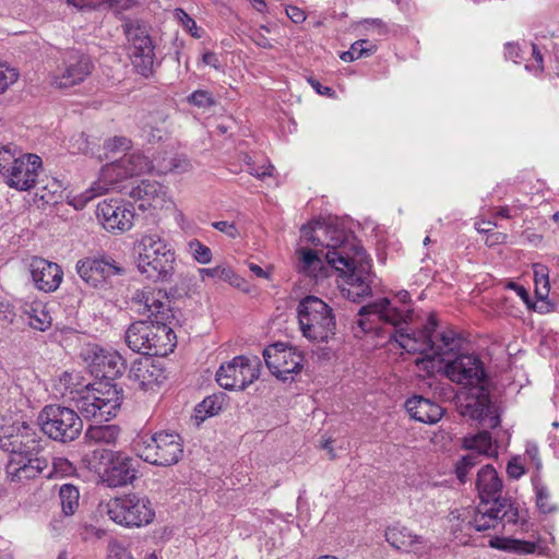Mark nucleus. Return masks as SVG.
<instances>
[{
    "label": "nucleus",
    "mask_w": 559,
    "mask_h": 559,
    "mask_svg": "<svg viewBox=\"0 0 559 559\" xmlns=\"http://www.w3.org/2000/svg\"><path fill=\"white\" fill-rule=\"evenodd\" d=\"M413 309H399L390 299L380 298L358 310L352 331L355 337L361 338L367 333L377 332L381 322L390 324L393 326L390 341L396 342L400 348L409 354L424 355L423 362L431 361L433 334L438 326L437 317L431 313L423 329H413Z\"/></svg>",
    "instance_id": "nucleus-1"
},
{
    "label": "nucleus",
    "mask_w": 559,
    "mask_h": 559,
    "mask_svg": "<svg viewBox=\"0 0 559 559\" xmlns=\"http://www.w3.org/2000/svg\"><path fill=\"white\" fill-rule=\"evenodd\" d=\"M445 376L465 392L457 395V407L463 416L478 420L486 428L500 425V417L490 397V381L483 361L473 354L459 355L444 366Z\"/></svg>",
    "instance_id": "nucleus-2"
},
{
    "label": "nucleus",
    "mask_w": 559,
    "mask_h": 559,
    "mask_svg": "<svg viewBox=\"0 0 559 559\" xmlns=\"http://www.w3.org/2000/svg\"><path fill=\"white\" fill-rule=\"evenodd\" d=\"M328 237L324 258L326 262L346 277L349 285L347 298L354 302L371 296L372 274L365 249L356 237L340 227H326Z\"/></svg>",
    "instance_id": "nucleus-3"
},
{
    "label": "nucleus",
    "mask_w": 559,
    "mask_h": 559,
    "mask_svg": "<svg viewBox=\"0 0 559 559\" xmlns=\"http://www.w3.org/2000/svg\"><path fill=\"white\" fill-rule=\"evenodd\" d=\"M174 319L162 320L148 318V320L135 321L126 331V343L134 353L146 356H166L176 346V334L173 325Z\"/></svg>",
    "instance_id": "nucleus-4"
},
{
    "label": "nucleus",
    "mask_w": 559,
    "mask_h": 559,
    "mask_svg": "<svg viewBox=\"0 0 559 559\" xmlns=\"http://www.w3.org/2000/svg\"><path fill=\"white\" fill-rule=\"evenodd\" d=\"M139 272L153 282H168L175 272V251L156 234L144 235L134 247Z\"/></svg>",
    "instance_id": "nucleus-5"
},
{
    "label": "nucleus",
    "mask_w": 559,
    "mask_h": 559,
    "mask_svg": "<svg viewBox=\"0 0 559 559\" xmlns=\"http://www.w3.org/2000/svg\"><path fill=\"white\" fill-rule=\"evenodd\" d=\"M71 400L85 419L108 421L117 415L122 401V388H103V382L87 383L71 390Z\"/></svg>",
    "instance_id": "nucleus-6"
},
{
    "label": "nucleus",
    "mask_w": 559,
    "mask_h": 559,
    "mask_svg": "<svg viewBox=\"0 0 559 559\" xmlns=\"http://www.w3.org/2000/svg\"><path fill=\"white\" fill-rule=\"evenodd\" d=\"M150 169V160L142 154H124L121 158L103 166L102 181L94 182L91 188L73 197L71 204L76 210H82L96 197L104 194L109 186L128 177L141 175Z\"/></svg>",
    "instance_id": "nucleus-7"
},
{
    "label": "nucleus",
    "mask_w": 559,
    "mask_h": 559,
    "mask_svg": "<svg viewBox=\"0 0 559 559\" xmlns=\"http://www.w3.org/2000/svg\"><path fill=\"white\" fill-rule=\"evenodd\" d=\"M133 450L144 462L163 467L177 464L183 456L181 437L164 430L139 435L133 441Z\"/></svg>",
    "instance_id": "nucleus-8"
},
{
    "label": "nucleus",
    "mask_w": 559,
    "mask_h": 559,
    "mask_svg": "<svg viewBox=\"0 0 559 559\" xmlns=\"http://www.w3.org/2000/svg\"><path fill=\"white\" fill-rule=\"evenodd\" d=\"M298 321L302 335L314 342H328L335 335L336 322L333 309L316 296H307L300 300Z\"/></svg>",
    "instance_id": "nucleus-9"
},
{
    "label": "nucleus",
    "mask_w": 559,
    "mask_h": 559,
    "mask_svg": "<svg viewBox=\"0 0 559 559\" xmlns=\"http://www.w3.org/2000/svg\"><path fill=\"white\" fill-rule=\"evenodd\" d=\"M40 430L50 440L66 444L80 437L83 430L81 416L72 408L60 405H46L37 417Z\"/></svg>",
    "instance_id": "nucleus-10"
},
{
    "label": "nucleus",
    "mask_w": 559,
    "mask_h": 559,
    "mask_svg": "<svg viewBox=\"0 0 559 559\" xmlns=\"http://www.w3.org/2000/svg\"><path fill=\"white\" fill-rule=\"evenodd\" d=\"M41 169V158L35 154L15 157L11 145L0 144V174L10 188L19 191L32 189Z\"/></svg>",
    "instance_id": "nucleus-11"
},
{
    "label": "nucleus",
    "mask_w": 559,
    "mask_h": 559,
    "mask_svg": "<svg viewBox=\"0 0 559 559\" xmlns=\"http://www.w3.org/2000/svg\"><path fill=\"white\" fill-rule=\"evenodd\" d=\"M110 520L126 527H141L153 522L155 512L151 501L136 493L110 499L106 506Z\"/></svg>",
    "instance_id": "nucleus-12"
},
{
    "label": "nucleus",
    "mask_w": 559,
    "mask_h": 559,
    "mask_svg": "<svg viewBox=\"0 0 559 559\" xmlns=\"http://www.w3.org/2000/svg\"><path fill=\"white\" fill-rule=\"evenodd\" d=\"M124 34L129 43V58L136 73L148 78L154 71V45L146 26L139 21H127L123 24Z\"/></svg>",
    "instance_id": "nucleus-13"
},
{
    "label": "nucleus",
    "mask_w": 559,
    "mask_h": 559,
    "mask_svg": "<svg viewBox=\"0 0 559 559\" xmlns=\"http://www.w3.org/2000/svg\"><path fill=\"white\" fill-rule=\"evenodd\" d=\"M75 270L80 278L91 288L107 289L112 276H122L126 270L112 257L98 254L79 260Z\"/></svg>",
    "instance_id": "nucleus-14"
},
{
    "label": "nucleus",
    "mask_w": 559,
    "mask_h": 559,
    "mask_svg": "<svg viewBox=\"0 0 559 559\" xmlns=\"http://www.w3.org/2000/svg\"><path fill=\"white\" fill-rule=\"evenodd\" d=\"M91 58L79 51L69 50L64 52L56 70L50 75V83L57 88H68L78 85L93 71Z\"/></svg>",
    "instance_id": "nucleus-15"
},
{
    "label": "nucleus",
    "mask_w": 559,
    "mask_h": 559,
    "mask_svg": "<svg viewBox=\"0 0 559 559\" xmlns=\"http://www.w3.org/2000/svg\"><path fill=\"white\" fill-rule=\"evenodd\" d=\"M260 360L237 356L222 365L216 372L217 383L226 390H243L259 377Z\"/></svg>",
    "instance_id": "nucleus-16"
},
{
    "label": "nucleus",
    "mask_w": 559,
    "mask_h": 559,
    "mask_svg": "<svg viewBox=\"0 0 559 559\" xmlns=\"http://www.w3.org/2000/svg\"><path fill=\"white\" fill-rule=\"evenodd\" d=\"M263 357L272 374L283 381L290 374L300 372L304 366L302 353L284 343H275L264 348Z\"/></svg>",
    "instance_id": "nucleus-17"
},
{
    "label": "nucleus",
    "mask_w": 559,
    "mask_h": 559,
    "mask_svg": "<svg viewBox=\"0 0 559 559\" xmlns=\"http://www.w3.org/2000/svg\"><path fill=\"white\" fill-rule=\"evenodd\" d=\"M96 216L106 230L123 233L133 225L134 207L122 200H104L97 204Z\"/></svg>",
    "instance_id": "nucleus-18"
},
{
    "label": "nucleus",
    "mask_w": 559,
    "mask_h": 559,
    "mask_svg": "<svg viewBox=\"0 0 559 559\" xmlns=\"http://www.w3.org/2000/svg\"><path fill=\"white\" fill-rule=\"evenodd\" d=\"M91 373L103 382V388L108 389L118 385L112 383L117 378H120L126 369V360L117 352H109L100 348L95 352L92 364L90 365Z\"/></svg>",
    "instance_id": "nucleus-19"
},
{
    "label": "nucleus",
    "mask_w": 559,
    "mask_h": 559,
    "mask_svg": "<svg viewBox=\"0 0 559 559\" xmlns=\"http://www.w3.org/2000/svg\"><path fill=\"white\" fill-rule=\"evenodd\" d=\"M127 380L132 390L156 392L166 380V374L159 365H156L150 358H145L133 364Z\"/></svg>",
    "instance_id": "nucleus-20"
},
{
    "label": "nucleus",
    "mask_w": 559,
    "mask_h": 559,
    "mask_svg": "<svg viewBox=\"0 0 559 559\" xmlns=\"http://www.w3.org/2000/svg\"><path fill=\"white\" fill-rule=\"evenodd\" d=\"M131 300L142 308L139 312L147 318H155L162 320L174 319V310L170 307L167 294L163 290H155L151 287L136 289Z\"/></svg>",
    "instance_id": "nucleus-21"
},
{
    "label": "nucleus",
    "mask_w": 559,
    "mask_h": 559,
    "mask_svg": "<svg viewBox=\"0 0 559 559\" xmlns=\"http://www.w3.org/2000/svg\"><path fill=\"white\" fill-rule=\"evenodd\" d=\"M134 460L121 451L110 452L102 479L108 487L116 488L131 484L136 478Z\"/></svg>",
    "instance_id": "nucleus-22"
},
{
    "label": "nucleus",
    "mask_w": 559,
    "mask_h": 559,
    "mask_svg": "<svg viewBox=\"0 0 559 559\" xmlns=\"http://www.w3.org/2000/svg\"><path fill=\"white\" fill-rule=\"evenodd\" d=\"M29 270L35 286L45 293L57 290L62 282L61 267L46 259L34 257L31 260Z\"/></svg>",
    "instance_id": "nucleus-23"
},
{
    "label": "nucleus",
    "mask_w": 559,
    "mask_h": 559,
    "mask_svg": "<svg viewBox=\"0 0 559 559\" xmlns=\"http://www.w3.org/2000/svg\"><path fill=\"white\" fill-rule=\"evenodd\" d=\"M130 198L139 202V209H163L167 203L166 187L157 181L142 180L129 191Z\"/></svg>",
    "instance_id": "nucleus-24"
},
{
    "label": "nucleus",
    "mask_w": 559,
    "mask_h": 559,
    "mask_svg": "<svg viewBox=\"0 0 559 559\" xmlns=\"http://www.w3.org/2000/svg\"><path fill=\"white\" fill-rule=\"evenodd\" d=\"M476 487L479 492L481 504H488L490 501L500 507H506L507 499L500 498L502 480L498 477L496 469L491 465H485L477 473Z\"/></svg>",
    "instance_id": "nucleus-25"
},
{
    "label": "nucleus",
    "mask_w": 559,
    "mask_h": 559,
    "mask_svg": "<svg viewBox=\"0 0 559 559\" xmlns=\"http://www.w3.org/2000/svg\"><path fill=\"white\" fill-rule=\"evenodd\" d=\"M405 407L413 419L424 424H436L443 416V409L439 404L420 395L408 399Z\"/></svg>",
    "instance_id": "nucleus-26"
},
{
    "label": "nucleus",
    "mask_w": 559,
    "mask_h": 559,
    "mask_svg": "<svg viewBox=\"0 0 559 559\" xmlns=\"http://www.w3.org/2000/svg\"><path fill=\"white\" fill-rule=\"evenodd\" d=\"M385 540L395 549L409 548L416 555H421L426 550L421 536L413 535L412 532L403 525L394 524L385 530Z\"/></svg>",
    "instance_id": "nucleus-27"
},
{
    "label": "nucleus",
    "mask_w": 559,
    "mask_h": 559,
    "mask_svg": "<svg viewBox=\"0 0 559 559\" xmlns=\"http://www.w3.org/2000/svg\"><path fill=\"white\" fill-rule=\"evenodd\" d=\"M34 464L20 465V463L8 462L5 465V476L10 483L25 484L40 476L45 477L48 469V460H35Z\"/></svg>",
    "instance_id": "nucleus-28"
},
{
    "label": "nucleus",
    "mask_w": 559,
    "mask_h": 559,
    "mask_svg": "<svg viewBox=\"0 0 559 559\" xmlns=\"http://www.w3.org/2000/svg\"><path fill=\"white\" fill-rule=\"evenodd\" d=\"M119 436L120 428L117 425H91L84 433V440L90 445H114Z\"/></svg>",
    "instance_id": "nucleus-29"
},
{
    "label": "nucleus",
    "mask_w": 559,
    "mask_h": 559,
    "mask_svg": "<svg viewBox=\"0 0 559 559\" xmlns=\"http://www.w3.org/2000/svg\"><path fill=\"white\" fill-rule=\"evenodd\" d=\"M487 504H479L477 508V513L474 518V527L477 532H485L490 528H495L496 524L499 521L500 513L504 507H500L499 504H495L492 502V507L486 508Z\"/></svg>",
    "instance_id": "nucleus-30"
},
{
    "label": "nucleus",
    "mask_w": 559,
    "mask_h": 559,
    "mask_svg": "<svg viewBox=\"0 0 559 559\" xmlns=\"http://www.w3.org/2000/svg\"><path fill=\"white\" fill-rule=\"evenodd\" d=\"M27 322L31 328L38 331H46L52 324V317L43 302H33L25 309Z\"/></svg>",
    "instance_id": "nucleus-31"
},
{
    "label": "nucleus",
    "mask_w": 559,
    "mask_h": 559,
    "mask_svg": "<svg viewBox=\"0 0 559 559\" xmlns=\"http://www.w3.org/2000/svg\"><path fill=\"white\" fill-rule=\"evenodd\" d=\"M460 345V340L456 333L452 330H447L438 334H433V349H431V357H442L453 352Z\"/></svg>",
    "instance_id": "nucleus-32"
},
{
    "label": "nucleus",
    "mask_w": 559,
    "mask_h": 559,
    "mask_svg": "<svg viewBox=\"0 0 559 559\" xmlns=\"http://www.w3.org/2000/svg\"><path fill=\"white\" fill-rule=\"evenodd\" d=\"M223 399L217 395L206 396L194 408L193 420L199 426L207 417H212L222 409Z\"/></svg>",
    "instance_id": "nucleus-33"
},
{
    "label": "nucleus",
    "mask_w": 559,
    "mask_h": 559,
    "mask_svg": "<svg viewBox=\"0 0 559 559\" xmlns=\"http://www.w3.org/2000/svg\"><path fill=\"white\" fill-rule=\"evenodd\" d=\"M73 528V515L67 513V511L55 513L48 524V530L52 537L67 536L72 533Z\"/></svg>",
    "instance_id": "nucleus-34"
},
{
    "label": "nucleus",
    "mask_w": 559,
    "mask_h": 559,
    "mask_svg": "<svg viewBox=\"0 0 559 559\" xmlns=\"http://www.w3.org/2000/svg\"><path fill=\"white\" fill-rule=\"evenodd\" d=\"M201 277L204 280L205 277L217 278L224 282L229 283L233 286L240 287L241 282L243 280L236 275L234 270L226 264L217 265L215 267L209 269H200L199 270Z\"/></svg>",
    "instance_id": "nucleus-35"
},
{
    "label": "nucleus",
    "mask_w": 559,
    "mask_h": 559,
    "mask_svg": "<svg viewBox=\"0 0 559 559\" xmlns=\"http://www.w3.org/2000/svg\"><path fill=\"white\" fill-rule=\"evenodd\" d=\"M59 499L61 504L60 511H67L74 515L79 508L80 491L72 484H64L59 489Z\"/></svg>",
    "instance_id": "nucleus-36"
},
{
    "label": "nucleus",
    "mask_w": 559,
    "mask_h": 559,
    "mask_svg": "<svg viewBox=\"0 0 559 559\" xmlns=\"http://www.w3.org/2000/svg\"><path fill=\"white\" fill-rule=\"evenodd\" d=\"M33 448H38L37 441L34 438V433L31 432V428L24 426L23 432L15 436L14 442L5 452L10 454V459H14L17 454H23L24 451H28Z\"/></svg>",
    "instance_id": "nucleus-37"
},
{
    "label": "nucleus",
    "mask_w": 559,
    "mask_h": 559,
    "mask_svg": "<svg viewBox=\"0 0 559 559\" xmlns=\"http://www.w3.org/2000/svg\"><path fill=\"white\" fill-rule=\"evenodd\" d=\"M491 435L487 430L480 431L475 436L466 437L464 439V447L468 450H472L473 453L486 454L491 448Z\"/></svg>",
    "instance_id": "nucleus-38"
},
{
    "label": "nucleus",
    "mask_w": 559,
    "mask_h": 559,
    "mask_svg": "<svg viewBox=\"0 0 559 559\" xmlns=\"http://www.w3.org/2000/svg\"><path fill=\"white\" fill-rule=\"evenodd\" d=\"M535 295L538 300H546L549 295L548 269L543 264L534 265Z\"/></svg>",
    "instance_id": "nucleus-39"
},
{
    "label": "nucleus",
    "mask_w": 559,
    "mask_h": 559,
    "mask_svg": "<svg viewBox=\"0 0 559 559\" xmlns=\"http://www.w3.org/2000/svg\"><path fill=\"white\" fill-rule=\"evenodd\" d=\"M536 506L542 513L548 514L558 511V507L550 501V492L543 484L535 485Z\"/></svg>",
    "instance_id": "nucleus-40"
},
{
    "label": "nucleus",
    "mask_w": 559,
    "mask_h": 559,
    "mask_svg": "<svg viewBox=\"0 0 559 559\" xmlns=\"http://www.w3.org/2000/svg\"><path fill=\"white\" fill-rule=\"evenodd\" d=\"M479 457L478 454L471 452L456 463L455 474L462 484L466 483L469 471L480 462Z\"/></svg>",
    "instance_id": "nucleus-41"
},
{
    "label": "nucleus",
    "mask_w": 559,
    "mask_h": 559,
    "mask_svg": "<svg viewBox=\"0 0 559 559\" xmlns=\"http://www.w3.org/2000/svg\"><path fill=\"white\" fill-rule=\"evenodd\" d=\"M25 423L13 424L10 426L0 427V449L7 451L15 440L16 435H21L24 430Z\"/></svg>",
    "instance_id": "nucleus-42"
},
{
    "label": "nucleus",
    "mask_w": 559,
    "mask_h": 559,
    "mask_svg": "<svg viewBox=\"0 0 559 559\" xmlns=\"http://www.w3.org/2000/svg\"><path fill=\"white\" fill-rule=\"evenodd\" d=\"M187 102L201 109H209L217 104L213 94L206 90L194 91L187 97Z\"/></svg>",
    "instance_id": "nucleus-43"
},
{
    "label": "nucleus",
    "mask_w": 559,
    "mask_h": 559,
    "mask_svg": "<svg viewBox=\"0 0 559 559\" xmlns=\"http://www.w3.org/2000/svg\"><path fill=\"white\" fill-rule=\"evenodd\" d=\"M298 252L300 253L302 269L306 272L312 273L322 267V260L319 255V251L301 248Z\"/></svg>",
    "instance_id": "nucleus-44"
},
{
    "label": "nucleus",
    "mask_w": 559,
    "mask_h": 559,
    "mask_svg": "<svg viewBox=\"0 0 559 559\" xmlns=\"http://www.w3.org/2000/svg\"><path fill=\"white\" fill-rule=\"evenodd\" d=\"M188 250L193 259L201 264H207L212 260L211 249L198 239H192L188 242Z\"/></svg>",
    "instance_id": "nucleus-45"
},
{
    "label": "nucleus",
    "mask_w": 559,
    "mask_h": 559,
    "mask_svg": "<svg viewBox=\"0 0 559 559\" xmlns=\"http://www.w3.org/2000/svg\"><path fill=\"white\" fill-rule=\"evenodd\" d=\"M72 463L64 457H56L52 461V465L48 463V469L46 471L45 477L50 479L56 477L58 474L69 475L73 472Z\"/></svg>",
    "instance_id": "nucleus-46"
},
{
    "label": "nucleus",
    "mask_w": 559,
    "mask_h": 559,
    "mask_svg": "<svg viewBox=\"0 0 559 559\" xmlns=\"http://www.w3.org/2000/svg\"><path fill=\"white\" fill-rule=\"evenodd\" d=\"M69 5L78 10H93L99 8H114L118 0H67Z\"/></svg>",
    "instance_id": "nucleus-47"
},
{
    "label": "nucleus",
    "mask_w": 559,
    "mask_h": 559,
    "mask_svg": "<svg viewBox=\"0 0 559 559\" xmlns=\"http://www.w3.org/2000/svg\"><path fill=\"white\" fill-rule=\"evenodd\" d=\"M70 150L72 153H82V154H94V148L91 146V142L88 136L81 132L76 135H73L70 139Z\"/></svg>",
    "instance_id": "nucleus-48"
},
{
    "label": "nucleus",
    "mask_w": 559,
    "mask_h": 559,
    "mask_svg": "<svg viewBox=\"0 0 559 559\" xmlns=\"http://www.w3.org/2000/svg\"><path fill=\"white\" fill-rule=\"evenodd\" d=\"M316 226L319 228V229H322L323 233H325V229L326 227H333L332 225H326V226H323L322 224L320 223H317ZM316 233V227L311 226V225H304L302 228H301V237L307 240L308 242L312 243L313 246H323L326 248V243H323L321 241V239L314 235ZM325 235V242H328V237H326V234Z\"/></svg>",
    "instance_id": "nucleus-49"
},
{
    "label": "nucleus",
    "mask_w": 559,
    "mask_h": 559,
    "mask_svg": "<svg viewBox=\"0 0 559 559\" xmlns=\"http://www.w3.org/2000/svg\"><path fill=\"white\" fill-rule=\"evenodd\" d=\"M19 78L14 68L0 62V94L4 93Z\"/></svg>",
    "instance_id": "nucleus-50"
},
{
    "label": "nucleus",
    "mask_w": 559,
    "mask_h": 559,
    "mask_svg": "<svg viewBox=\"0 0 559 559\" xmlns=\"http://www.w3.org/2000/svg\"><path fill=\"white\" fill-rule=\"evenodd\" d=\"M37 460H48L46 456L39 454V450L37 448L29 449L28 451H24L23 454H17L14 459H9L8 462L20 463V465H31L34 464L33 461Z\"/></svg>",
    "instance_id": "nucleus-51"
},
{
    "label": "nucleus",
    "mask_w": 559,
    "mask_h": 559,
    "mask_svg": "<svg viewBox=\"0 0 559 559\" xmlns=\"http://www.w3.org/2000/svg\"><path fill=\"white\" fill-rule=\"evenodd\" d=\"M107 559H133L128 549L117 540L108 545Z\"/></svg>",
    "instance_id": "nucleus-52"
},
{
    "label": "nucleus",
    "mask_w": 559,
    "mask_h": 559,
    "mask_svg": "<svg viewBox=\"0 0 559 559\" xmlns=\"http://www.w3.org/2000/svg\"><path fill=\"white\" fill-rule=\"evenodd\" d=\"M350 49L353 50L357 59L364 56H370L374 52L376 46L367 39H360L352 44Z\"/></svg>",
    "instance_id": "nucleus-53"
},
{
    "label": "nucleus",
    "mask_w": 559,
    "mask_h": 559,
    "mask_svg": "<svg viewBox=\"0 0 559 559\" xmlns=\"http://www.w3.org/2000/svg\"><path fill=\"white\" fill-rule=\"evenodd\" d=\"M250 160H251V158L247 155L245 158V162L248 165V173L251 176H254L260 179H263L266 176H272V169H273L272 165H263V166L257 167V166L251 165Z\"/></svg>",
    "instance_id": "nucleus-54"
},
{
    "label": "nucleus",
    "mask_w": 559,
    "mask_h": 559,
    "mask_svg": "<svg viewBox=\"0 0 559 559\" xmlns=\"http://www.w3.org/2000/svg\"><path fill=\"white\" fill-rule=\"evenodd\" d=\"M177 15L181 20L182 25L190 32L193 37H201V35L198 33L199 28L195 21L188 13H186L182 9H177Z\"/></svg>",
    "instance_id": "nucleus-55"
},
{
    "label": "nucleus",
    "mask_w": 559,
    "mask_h": 559,
    "mask_svg": "<svg viewBox=\"0 0 559 559\" xmlns=\"http://www.w3.org/2000/svg\"><path fill=\"white\" fill-rule=\"evenodd\" d=\"M212 226L215 229L219 230L221 233L226 234L230 238H236L239 236L238 229L236 228L235 224L231 222L218 221V222H214L212 224Z\"/></svg>",
    "instance_id": "nucleus-56"
},
{
    "label": "nucleus",
    "mask_w": 559,
    "mask_h": 559,
    "mask_svg": "<svg viewBox=\"0 0 559 559\" xmlns=\"http://www.w3.org/2000/svg\"><path fill=\"white\" fill-rule=\"evenodd\" d=\"M130 141L124 136L114 138L111 140H108L105 144V147L108 151L115 152V151H126L129 148Z\"/></svg>",
    "instance_id": "nucleus-57"
},
{
    "label": "nucleus",
    "mask_w": 559,
    "mask_h": 559,
    "mask_svg": "<svg viewBox=\"0 0 559 559\" xmlns=\"http://www.w3.org/2000/svg\"><path fill=\"white\" fill-rule=\"evenodd\" d=\"M15 317L13 307L0 297V321L12 323Z\"/></svg>",
    "instance_id": "nucleus-58"
},
{
    "label": "nucleus",
    "mask_w": 559,
    "mask_h": 559,
    "mask_svg": "<svg viewBox=\"0 0 559 559\" xmlns=\"http://www.w3.org/2000/svg\"><path fill=\"white\" fill-rule=\"evenodd\" d=\"M516 295L523 300V302L527 306L528 309L543 312L542 309L534 304L530 297L527 289L524 286L516 287Z\"/></svg>",
    "instance_id": "nucleus-59"
},
{
    "label": "nucleus",
    "mask_w": 559,
    "mask_h": 559,
    "mask_svg": "<svg viewBox=\"0 0 559 559\" xmlns=\"http://www.w3.org/2000/svg\"><path fill=\"white\" fill-rule=\"evenodd\" d=\"M286 14L294 23H301L306 20L305 12L295 5H287Z\"/></svg>",
    "instance_id": "nucleus-60"
},
{
    "label": "nucleus",
    "mask_w": 559,
    "mask_h": 559,
    "mask_svg": "<svg viewBox=\"0 0 559 559\" xmlns=\"http://www.w3.org/2000/svg\"><path fill=\"white\" fill-rule=\"evenodd\" d=\"M507 473L511 478L518 479L525 473V469L522 464L513 460L508 463Z\"/></svg>",
    "instance_id": "nucleus-61"
},
{
    "label": "nucleus",
    "mask_w": 559,
    "mask_h": 559,
    "mask_svg": "<svg viewBox=\"0 0 559 559\" xmlns=\"http://www.w3.org/2000/svg\"><path fill=\"white\" fill-rule=\"evenodd\" d=\"M503 509L506 510L503 511L502 515H500L499 520L507 519L508 522L515 523L519 518L518 508H515L512 503H509L507 500L506 507Z\"/></svg>",
    "instance_id": "nucleus-62"
},
{
    "label": "nucleus",
    "mask_w": 559,
    "mask_h": 559,
    "mask_svg": "<svg viewBox=\"0 0 559 559\" xmlns=\"http://www.w3.org/2000/svg\"><path fill=\"white\" fill-rule=\"evenodd\" d=\"M504 56L507 59L516 62V58L520 56V49L518 45L513 43H507L504 45Z\"/></svg>",
    "instance_id": "nucleus-63"
},
{
    "label": "nucleus",
    "mask_w": 559,
    "mask_h": 559,
    "mask_svg": "<svg viewBox=\"0 0 559 559\" xmlns=\"http://www.w3.org/2000/svg\"><path fill=\"white\" fill-rule=\"evenodd\" d=\"M397 301L402 304V307H397L399 309H412L408 304L411 302V295L407 290H401L395 295Z\"/></svg>",
    "instance_id": "nucleus-64"
}]
</instances>
